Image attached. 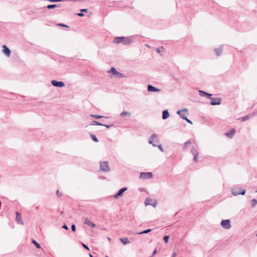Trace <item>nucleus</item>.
I'll use <instances>...</instances> for the list:
<instances>
[{
  "label": "nucleus",
  "instance_id": "1",
  "mask_svg": "<svg viewBox=\"0 0 257 257\" xmlns=\"http://www.w3.org/2000/svg\"><path fill=\"white\" fill-rule=\"evenodd\" d=\"M135 37L131 36L130 37H116L113 40L115 44L121 43L124 45H128L135 42Z\"/></svg>",
  "mask_w": 257,
  "mask_h": 257
},
{
  "label": "nucleus",
  "instance_id": "2",
  "mask_svg": "<svg viewBox=\"0 0 257 257\" xmlns=\"http://www.w3.org/2000/svg\"><path fill=\"white\" fill-rule=\"evenodd\" d=\"M245 190L238 186L234 187L231 188V194L233 196L238 195H244L245 193Z\"/></svg>",
  "mask_w": 257,
  "mask_h": 257
},
{
  "label": "nucleus",
  "instance_id": "3",
  "mask_svg": "<svg viewBox=\"0 0 257 257\" xmlns=\"http://www.w3.org/2000/svg\"><path fill=\"white\" fill-rule=\"evenodd\" d=\"M100 170L104 172H108L110 171L108 162L107 161L100 162Z\"/></svg>",
  "mask_w": 257,
  "mask_h": 257
},
{
  "label": "nucleus",
  "instance_id": "4",
  "mask_svg": "<svg viewBox=\"0 0 257 257\" xmlns=\"http://www.w3.org/2000/svg\"><path fill=\"white\" fill-rule=\"evenodd\" d=\"M108 72H111L113 75L116 76L118 78H123L124 77L123 74L117 71L116 69L113 67H111L110 71Z\"/></svg>",
  "mask_w": 257,
  "mask_h": 257
},
{
  "label": "nucleus",
  "instance_id": "5",
  "mask_svg": "<svg viewBox=\"0 0 257 257\" xmlns=\"http://www.w3.org/2000/svg\"><path fill=\"white\" fill-rule=\"evenodd\" d=\"M221 226L226 229H228L231 227L230 220L229 219L222 220L221 222Z\"/></svg>",
  "mask_w": 257,
  "mask_h": 257
},
{
  "label": "nucleus",
  "instance_id": "6",
  "mask_svg": "<svg viewBox=\"0 0 257 257\" xmlns=\"http://www.w3.org/2000/svg\"><path fill=\"white\" fill-rule=\"evenodd\" d=\"M187 110V108H184L183 109L178 110L177 111V113L179 115L182 119H184V118H186L188 115Z\"/></svg>",
  "mask_w": 257,
  "mask_h": 257
},
{
  "label": "nucleus",
  "instance_id": "7",
  "mask_svg": "<svg viewBox=\"0 0 257 257\" xmlns=\"http://www.w3.org/2000/svg\"><path fill=\"white\" fill-rule=\"evenodd\" d=\"M209 99L211 100L210 101V104L212 105H219L220 104L221 101V98H218V97H210Z\"/></svg>",
  "mask_w": 257,
  "mask_h": 257
},
{
  "label": "nucleus",
  "instance_id": "8",
  "mask_svg": "<svg viewBox=\"0 0 257 257\" xmlns=\"http://www.w3.org/2000/svg\"><path fill=\"white\" fill-rule=\"evenodd\" d=\"M153 178V175L151 172H142L140 174V178L143 179H148Z\"/></svg>",
  "mask_w": 257,
  "mask_h": 257
},
{
  "label": "nucleus",
  "instance_id": "9",
  "mask_svg": "<svg viewBox=\"0 0 257 257\" xmlns=\"http://www.w3.org/2000/svg\"><path fill=\"white\" fill-rule=\"evenodd\" d=\"M190 152L192 155H194L193 161L197 162L198 161V156L199 154L197 148L192 147Z\"/></svg>",
  "mask_w": 257,
  "mask_h": 257
},
{
  "label": "nucleus",
  "instance_id": "10",
  "mask_svg": "<svg viewBox=\"0 0 257 257\" xmlns=\"http://www.w3.org/2000/svg\"><path fill=\"white\" fill-rule=\"evenodd\" d=\"M2 52L8 57L11 55V51L10 49L5 45L2 46Z\"/></svg>",
  "mask_w": 257,
  "mask_h": 257
},
{
  "label": "nucleus",
  "instance_id": "11",
  "mask_svg": "<svg viewBox=\"0 0 257 257\" xmlns=\"http://www.w3.org/2000/svg\"><path fill=\"white\" fill-rule=\"evenodd\" d=\"M51 84L52 85L58 87H62L65 85L63 81H58L55 80H52L51 81Z\"/></svg>",
  "mask_w": 257,
  "mask_h": 257
},
{
  "label": "nucleus",
  "instance_id": "12",
  "mask_svg": "<svg viewBox=\"0 0 257 257\" xmlns=\"http://www.w3.org/2000/svg\"><path fill=\"white\" fill-rule=\"evenodd\" d=\"M236 132L235 128H232L230 131L225 133V135L230 139H232Z\"/></svg>",
  "mask_w": 257,
  "mask_h": 257
},
{
  "label": "nucleus",
  "instance_id": "13",
  "mask_svg": "<svg viewBox=\"0 0 257 257\" xmlns=\"http://www.w3.org/2000/svg\"><path fill=\"white\" fill-rule=\"evenodd\" d=\"M84 224L88 226L91 228H93L95 226V224L91 222L88 218H86L84 221Z\"/></svg>",
  "mask_w": 257,
  "mask_h": 257
},
{
  "label": "nucleus",
  "instance_id": "14",
  "mask_svg": "<svg viewBox=\"0 0 257 257\" xmlns=\"http://www.w3.org/2000/svg\"><path fill=\"white\" fill-rule=\"evenodd\" d=\"M157 135L156 134H153V135H152L151 136L149 139V140H148L149 143L150 144L152 145L154 147H156L157 145L156 144H155L154 143H153V141L156 138H157Z\"/></svg>",
  "mask_w": 257,
  "mask_h": 257
},
{
  "label": "nucleus",
  "instance_id": "15",
  "mask_svg": "<svg viewBox=\"0 0 257 257\" xmlns=\"http://www.w3.org/2000/svg\"><path fill=\"white\" fill-rule=\"evenodd\" d=\"M127 190V188H122L120 189L118 192L114 196L115 199H117L119 196H121L122 193Z\"/></svg>",
  "mask_w": 257,
  "mask_h": 257
},
{
  "label": "nucleus",
  "instance_id": "16",
  "mask_svg": "<svg viewBox=\"0 0 257 257\" xmlns=\"http://www.w3.org/2000/svg\"><path fill=\"white\" fill-rule=\"evenodd\" d=\"M147 90L149 92H159L160 91V89L156 88L155 87L151 85H149L147 87Z\"/></svg>",
  "mask_w": 257,
  "mask_h": 257
},
{
  "label": "nucleus",
  "instance_id": "17",
  "mask_svg": "<svg viewBox=\"0 0 257 257\" xmlns=\"http://www.w3.org/2000/svg\"><path fill=\"white\" fill-rule=\"evenodd\" d=\"M199 94L201 96L207 97L208 98L212 96V94L208 93L203 90H199Z\"/></svg>",
  "mask_w": 257,
  "mask_h": 257
},
{
  "label": "nucleus",
  "instance_id": "18",
  "mask_svg": "<svg viewBox=\"0 0 257 257\" xmlns=\"http://www.w3.org/2000/svg\"><path fill=\"white\" fill-rule=\"evenodd\" d=\"M17 216H16V221L20 224H24V222L22 219V216L20 213L16 212Z\"/></svg>",
  "mask_w": 257,
  "mask_h": 257
},
{
  "label": "nucleus",
  "instance_id": "19",
  "mask_svg": "<svg viewBox=\"0 0 257 257\" xmlns=\"http://www.w3.org/2000/svg\"><path fill=\"white\" fill-rule=\"evenodd\" d=\"M223 50V46H221L219 48H216L214 49V52L215 53V54L217 56H219L222 53Z\"/></svg>",
  "mask_w": 257,
  "mask_h": 257
},
{
  "label": "nucleus",
  "instance_id": "20",
  "mask_svg": "<svg viewBox=\"0 0 257 257\" xmlns=\"http://www.w3.org/2000/svg\"><path fill=\"white\" fill-rule=\"evenodd\" d=\"M170 116L169 113L167 110H165L163 111L162 112V118L163 119H166L168 118Z\"/></svg>",
  "mask_w": 257,
  "mask_h": 257
},
{
  "label": "nucleus",
  "instance_id": "21",
  "mask_svg": "<svg viewBox=\"0 0 257 257\" xmlns=\"http://www.w3.org/2000/svg\"><path fill=\"white\" fill-rule=\"evenodd\" d=\"M194 142V140H190L188 141H187L185 144H184V150H185L187 149V148H188V147L193 144Z\"/></svg>",
  "mask_w": 257,
  "mask_h": 257
},
{
  "label": "nucleus",
  "instance_id": "22",
  "mask_svg": "<svg viewBox=\"0 0 257 257\" xmlns=\"http://www.w3.org/2000/svg\"><path fill=\"white\" fill-rule=\"evenodd\" d=\"M120 240L123 244H126L130 242L127 237L120 238Z\"/></svg>",
  "mask_w": 257,
  "mask_h": 257
},
{
  "label": "nucleus",
  "instance_id": "23",
  "mask_svg": "<svg viewBox=\"0 0 257 257\" xmlns=\"http://www.w3.org/2000/svg\"><path fill=\"white\" fill-rule=\"evenodd\" d=\"M120 116L121 117L126 116L129 117L131 116V113L127 111H123L121 113H120Z\"/></svg>",
  "mask_w": 257,
  "mask_h": 257
},
{
  "label": "nucleus",
  "instance_id": "24",
  "mask_svg": "<svg viewBox=\"0 0 257 257\" xmlns=\"http://www.w3.org/2000/svg\"><path fill=\"white\" fill-rule=\"evenodd\" d=\"M152 231L151 229H148L146 230H145L144 231L136 233V234H146Z\"/></svg>",
  "mask_w": 257,
  "mask_h": 257
},
{
  "label": "nucleus",
  "instance_id": "25",
  "mask_svg": "<svg viewBox=\"0 0 257 257\" xmlns=\"http://www.w3.org/2000/svg\"><path fill=\"white\" fill-rule=\"evenodd\" d=\"M58 7V5H56V4H52V5H48L47 6L46 8L48 9H54L56 7Z\"/></svg>",
  "mask_w": 257,
  "mask_h": 257
},
{
  "label": "nucleus",
  "instance_id": "26",
  "mask_svg": "<svg viewBox=\"0 0 257 257\" xmlns=\"http://www.w3.org/2000/svg\"><path fill=\"white\" fill-rule=\"evenodd\" d=\"M32 243L35 245L36 248H41L40 244L37 241H36L35 240L33 239L32 240Z\"/></svg>",
  "mask_w": 257,
  "mask_h": 257
},
{
  "label": "nucleus",
  "instance_id": "27",
  "mask_svg": "<svg viewBox=\"0 0 257 257\" xmlns=\"http://www.w3.org/2000/svg\"><path fill=\"white\" fill-rule=\"evenodd\" d=\"M257 204V200L255 199H253L251 201V205L252 207H254Z\"/></svg>",
  "mask_w": 257,
  "mask_h": 257
},
{
  "label": "nucleus",
  "instance_id": "28",
  "mask_svg": "<svg viewBox=\"0 0 257 257\" xmlns=\"http://www.w3.org/2000/svg\"><path fill=\"white\" fill-rule=\"evenodd\" d=\"M91 125H102L103 124H102L101 123H100L97 121L93 120L92 121Z\"/></svg>",
  "mask_w": 257,
  "mask_h": 257
},
{
  "label": "nucleus",
  "instance_id": "29",
  "mask_svg": "<svg viewBox=\"0 0 257 257\" xmlns=\"http://www.w3.org/2000/svg\"><path fill=\"white\" fill-rule=\"evenodd\" d=\"M90 137H91V139L93 141H94L95 142H98V140L97 138H96V137L94 135L91 134L90 135Z\"/></svg>",
  "mask_w": 257,
  "mask_h": 257
},
{
  "label": "nucleus",
  "instance_id": "30",
  "mask_svg": "<svg viewBox=\"0 0 257 257\" xmlns=\"http://www.w3.org/2000/svg\"><path fill=\"white\" fill-rule=\"evenodd\" d=\"M91 116L94 118H102V117H104L103 116H101V115H98V114H92V115H91Z\"/></svg>",
  "mask_w": 257,
  "mask_h": 257
},
{
  "label": "nucleus",
  "instance_id": "31",
  "mask_svg": "<svg viewBox=\"0 0 257 257\" xmlns=\"http://www.w3.org/2000/svg\"><path fill=\"white\" fill-rule=\"evenodd\" d=\"M164 240L166 243H167L168 242L169 239V236L166 235L163 238Z\"/></svg>",
  "mask_w": 257,
  "mask_h": 257
},
{
  "label": "nucleus",
  "instance_id": "32",
  "mask_svg": "<svg viewBox=\"0 0 257 257\" xmlns=\"http://www.w3.org/2000/svg\"><path fill=\"white\" fill-rule=\"evenodd\" d=\"M57 26H60V27H65V28H68L69 27V26L68 25H65L64 24H62V23L58 24Z\"/></svg>",
  "mask_w": 257,
  "mask_h": 257
},
{
  "label": "nucleus",
  "instance_id": "33",
  "mask_svg": "<svg viewBox=\"0 0 257 257\" xmlns=\"http://www.w3.org/2000/svg\"><path fill=\"white\" fill-rule=\"evenodd\" d=\"M56 194H57V196L58 197H61L63 194L62 192H60L59 190H57V191H56Z\"/></svg>",
  "mask_w": 257,
  "mask_h": 257
},
{
  "label": "nucleus",
  "instance_id": "34",
  "mask_svg": "<svg viewBox=\"0 0 257 257\" xmlns=\"http://www.w3.org/2000/svg\"><path fill=\"white\" fill-rule=\"evenodd\" d=\"M88 12V10L87 9H81V13H82V12L87 13ZM83 16H84V14L81 13V17H83Z\"/></svg>",
  "mask_w": 257,
  "mask_h": 257
},
{
  "label": "nucleus",
  "instance_id": "35",
  "mask_svg": "<svg viewBox=\"0 0 257 257\" xmlns=\"http://www.w3.org/2000/svg\"><path fill=\"white\" fill-rule=\"evenodd\" d=\"M249 118V117L248 115H246L245 116L241 117V120L242 121H245V120H247Z\"/></svg>",
  "mask_w": 257,
  "mask_h": 257
},
{
  "label": "nucleus",
  "instance_id": "36",
  "mask_svg": "<svg viewBox=\"0 0 257 257\" xmlns=\"http://www.w3.org/2000/svg\"><path fill=\"white\" fill-rule=\"evenodd\" d=\"M151 200L149 198H147L146 200H145V204L146 205H149L150 203V201Z\"/></svg>",
  "mask_w": 257,
  "mask_h": 257
},
{
  "label": "nucleus",
  "instance_id": "37",
  "mask_svg": "<svg viewBox=\"0 0 257 257\" xmlns=\"http://www.w3.org/2000/svg\"><path fill=\"white\" fill-rule=\"evenodd\" d=\"M81 245H82L83 247H84L85 248H86V249H87L88 250H89V247H88V246H87L85 244H84V243H82V242H81Z\"/></svg>",
  "mask_w": 257,
  "mask_h": 257
},
{
  "label": "nucleus",
  "instance_id": "38",
  "mask_svg": "<svg viewBox=\"0 0 257 257\" xmlns=\"http://www.w3.org/2000/svg\"><path fill=\"white\" fill-rule=\"evenodd\" d=\"M157 147H158V148L159 149V150H160L161 152H164V149H163V147H162V145H159L157 146Z\"/></svg>",
  "mask_w": 257,
  "mask_h": 257
},
{
  "label": "nucleus",
  "instance_id": "39",
  "mask_svg": "<svg viewBox=\"0 0 257 257\" xmlns=\"http://www.w3.org/2000/svg\"><path fill=\"white\" fill-rule=\"evenodd\" d=\"M71 229L73 231H74L76 230V227L74 224H73L71 226Z\"/></svg>",
  "mask_w": 257,
  "mask_h": 257
},
{
  "label": "nucleus",
  "instance_id": "40",
  "mask_svg": "<svg viewBox=\"0 0 257 257\" xmlns=\"http://www.w3.org/2000/svg\"><path fill=\"white\" fill-rule=\"evenodd\" d=\"M184 120H185L187 122L192 124V122L190 119H188L187 117L184 118Z\"/></svg>",
  "mask_w": 257,
  "mask_h": 257
},
{
  "label": "nucleus",
  "instance_id": "41",
  "mask_svg": "<svg viewBox=\"0 0 257 257\" xmlns=\"http://www.w3.org/2000/svg\"><path fill=\"white\" fill-rule=\"evenodd\" d=\"M62 227L63 228H64V229H66V230H68V227L67 225L66 224H64V225L62 226Z\"/></svg>",
  "mask_w": 257,
  "mask_h": 257
},
{
  "label": "nucleus",
  "instance_id": "42",
  "mask_svg": "<svg viewBox=\"0 0 257 257\" xmlns=\"http://www.w3.org/2000/svg\"><path fill=\"white\" fill-rule=\"evenodd\" d=\"M102 125H103V126H105V127H107V128H110V126H111V125H107V124H103Z\"/></svg>",
  "mask_w": 257,
  "mask_h": 257
},
{
  "label": "nucleus",
  "instance_id": "43",
  "mask_svg": "<svg viewBox=\"0 0 257 257\" xmlns=\"http://www.w3.org/2000/svg\"><path fill=\"white\" fill-rule=\"evenodd\" d=\"M157 252V250L156 249H155V250L153 251V254H152V256H151V257H152L154 255H155Z\"/></svg>",
  "mask_w": 257,
  "mask_h": 257
},
{
  "label": "nucleus",
  "instance_id": "44",
  "mask_svg": "<svg viewBox=\"0 0 257 257\" xmlns=\"http://www.w3.org/2000/svg\"><path fill=\"white\" fill-rule=\"evenodd\" d=\"M176 253L175 252H173V253L171 257H176Z\"/></svg>",
  "mask_w": 257,
  "mask_h": 257
},
{
  "label": "nucleus",
  "instance_id": "45",
  "mask_svg": "<svg viewBox=\"0 0 257 257\" xmlns=\"http://www.w3.org/2000/svg\"><path fill=\"white\" fill-rule=\"evenodd\" d=\"M157 202H155V203L153 204V206L154 207H156V206L157 205Z\"/></svg>",
  "mask_w": 257,
  "mask_h": 257
},
{
  "label": "nucleus",
  "instance_id": "46",
  "mask_svg": "<svg viewBox=\"0 0 257 257\" xmlns=\"http://www.w3.org/2000/svg\"><path fill=\"white\" fill-rule=\"evenodd\" d=\"M157 52H159V53L160 52L159 48H157Z\"/></svg>",
  "mask_w": 257,
  "mask_h": 257
},
{
  "label": "nucleus",
  "instance_id": "47",
  "mask_svg": "<svg viewBox=\"0 0 257 257\" xmlns=\"http://www.w3.org/2000/svg\"><path fill=\"white\" fill-rule=\"evenodd\" d=\"M77 15L78 16H79V17H80V13H77Z\"/></svg>",
  "mask_w": 257,
  "mask_h": 257
},
{
  "label": "nucleus",
  "instance_id": "48",
  "mask_svg": "<svg viewBox=\"0 0 257 257\" xmlns=\"http://www.w3.org/2000/svg\"><path fill=\"white\" fill-rule=\"evenodd\" d=\"M89 255L90 257H93V255L90 253H89Z\"/></svg>",
  "mask_w": 257,
  "mask_h": 257
},
{
  "label": "nucleus",
  "instance_id": "49",
  "mask_svg": "<svg viewBox=\"0 0 257 257\" xmlns=\"http://www.w3.org/2000/svg\"><path fill=\"white\" fill-rule=\"evenodd\" d=\"M91 14H92V13H91V12H90V13H89V16H90Z\"/></svg>",
  "mask_w": 257,
  "mask_h": 257
},
{
  "label": "nucleus",
  "instance_id": "50",
  "mask_svg": "<svg viewBox=\"0 0 257 257\" xmlns=\"http://www.w3.org/2000/svg\"><path fill=\"white\" fill-rule=\"evenodd\" d=\"M256 236H257V233H256Z\"/></svg>",
  "mask_w": 257,
  "mask_h": 257
}]
</instances>
